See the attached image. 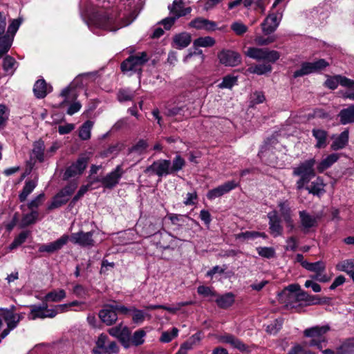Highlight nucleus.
<instances>
[{
	"instance_id": "f257e3e1",
	"label": "nucleus",
	"mask_w": 354,
	"mask_h": 354,
	"mask_svg": "<svg viewBox=\"0 0 354 354\" xmlns=\"http://www.w3.org/2000/svg\"><path fill=\"white\" fill-rule=\"evenodd\" d=\"M94 233V230H91L88 232L80 230L79 232L72 233L71 235L63 234L54 242L40 245L38 251L40 252L53 253L61 250L62 246L66 245L68 241L81 247H93L95 245Z\"/></svg>"
},
{
	"instance_id": "f03ea898",
	"label": "nucleus",
	"mask_w": 354,
	"mask_h": 354,
	"mask_svg": "<svg viewBox=\"0 0 354 354\" xmlns=\"http://www.w3.org/2000/svg\"><path fill=\"white\" fill-rule=\"evenodd\" d=\"M186 165L185 160L180 155L176 156L172 161L169 159L160 158L154 160L152 164L146 167L144 173L148 176L157 175L159 180L167 176V175H174L179 171L183 169Z\"/></svg>"
},
{
	"instance_id": "7ed1b4c3",
	"label": "nucleus",
	"mask_w": 354,
	"mask_h": 354,
	"mask_svg": "<svg viewBox=\"0 0 354 354\" xmlns=\"http://www.w3.org/2000/svg\"><path fill=\"white\" fill-rule=\"evenodd\" d=\"M91 19L96 27L109 31H116L124 25L118 9L95 11Z\"/></svg>"
},
{
	"instance_id": "20e7f679",
	"label": "nucleus",
	"mask_w": 354,
	"mask_h": 354,
	"mask_svg": "<svg viewBox=\"0 0 354 354\" xmlns=\"http://www.w3.org/2000/svg\"><path fill=\"white\" fill-rule=\"evenodd\" d=\"M149 59V57L146 51L138 52L122 62L120 71L122 73L131 72L140 75L142 73V67Z\"/></svg>"
},
{
	"instance_id": "39448f33",
	"label": "nucleus",
	"mask_w": 354,
	"mask_h": 354,
	"mask_svg": "<svg viewBox=\"0 0 354 354\" xmlns=\"http://www.w3.org/2000/svg\"><path fill=\"white\" fill-rule=\"evenodd\" d=\"M78 187V181L72 179L57 193L53 201L48 207V210L56 209L64 205L68 202V196L73 195Z\"/></svg>"
},
{
	"instance_id": "423d86ee",
	"label": "nucleus",
	"mask_w": 354,
	"mask_h": 354,
	"mask_svg": "<svg viewBox=\"0 0 354 354\" xmlns=\"http://www.w3.org/2000/svg\"><path fill=\"white\" fill-rule=\"evenodd\" d=\"M248 57L257 59L263 60L268 63L274 64L276 61L280 59V52L268 48H258V47H248L245 53Z\"/></svg>"
},
{
	"instance_id": "0eeeda50",
	"label": "nucleus",
	"mask_w": 354,
	"mask_h": 354,
	"mask_svg": "<svg viewBox=\"0 0 354 354\" xmlns=\"http://www.w3.org/2000/svg\"><path fill=\"white\" fill-rule=\"evenodd\" d=\"M88 158L85 156H79L75 162L66 167L62 179L64 181L70 178L80 177L88 167Z\"/></svg>"
},
{
	"instance_id": "6e6552de",
	"label": "nucleus",
	"mask_w": 354,
	"mask_h": 354,
	"mask_svg": "<svg viewBox=\"0 0 354 354\" xmlns=\"http://www.w3.org/2000/svg\"><path fill=\"white\" fill-rule=\"evenodd\" d=\"M283 14L281 11L277 10V12L270 11L263 21L260 24L263 34L264 35H270L273 34L280 24Z\"/></svg>"
},
{
	"instance_id": "1a4fd4ad",
	"label": "nucleus",
	"mask_w": 354,
	"mask_h": 354,
	"mask_svg": "<svg viewBox=\"0 0 354 354\" xmlns=\"http://www.w3.org/2000/svg\"><path fill=\"white\" fill-rule=\"evenodd\" d=\"M124 172L122 165H117L114 170L102 178V186L104 189L113 190L120 183V179L122 177Z\"/></svg>"
},
{
	"instance_id": "9d476101",
	"label": "nucleus",
	"mask_w": 354,
	"mask_h": 354,
	"mask_svg": "<svg viewBox=\"0 0 354 354\" xmlns=\"http://www.w3.org/2000/svg\"><path fill=\"white\" fill-rule=\"evenodd\" d=\"M239 186V183L235 180L225 181L223 184L209 190L207 193V198L209 201L214 200L216 197L222 196L234 190Z\"/></svg>"
},
{
	"instance_id": "9b49d317",
	"label": "nucleus",
	"mask_w": 354,
	"mask_h": 354,
	"mask_svg": "<svg viewBox=\"0 0 354 354\" xmlns=\"http://www.w3.org/2000/svg\"><path fill=\"white\" fill-rule=\"evenodd\" d=\"M220 63L225 66H236L241 64V55L232 50H223L218 53Z\"/></svg>"
},
{
	"instance_id": "f8f14e48",
	"label": "nucleus",
	"mask_w": 354,
	"mask_h": 354,
	"mask_svg": "<svg viewBox=\"0 0 354 354\" xmlns=\"http://www.w3.org/2000/svg\"><path fill=\"white\" fill-rule=\"evenodd\" d=\"M270 234L274 237L281 236L283 227L281 225V218L277 210L274 209L267 214Z\"/></svg>"
},
{
	"instance_id": "ddd939ff",
	"label": "nucleus",
	"mask_w": 354,
	"mask_h": 354,
	"mask_svg": "<svg viewBox=\"0 0 354 354\" xmlns=\"http://www.w3.org/2000/svg\"><path fill=\"white\" fill-rule=\"evenodd\" d=\"M188 27L198 30L213 32L216 30L217 23L203 17H196L189 22Z\"/></svg>"
},
{
	"instance_id": "4468645a",
	"label": "nucleus",
	"mask_w": 354,
	"mask_h": 354,
	"mask_svg": "<svg viewBox=\"0 0 354 354\" xmlns=\"http://www.w3.org/2000/svg\"><path fill=\"white\" fill-rule=\"evenodd\" d=\"M99 317L101 322L106 324V326H113L118 319L115 306L113 304H106L100 309Z\"/></svg>"
},
{
	"instance_id": "2eb2a0df",
	"label": "nucleus",
	"mask_w": 354,
	"mask_h": 354,
	"mask_svg": "<svg viewBox=\"0 0 354 354\" xmlns=\"http://www.w3.org/2000/svg\"><path fill=\"white\" fill-rule=\"evenodd\" d=\"M218 340L220 342L229 344L234 348H236L241 352L243 353H249L250 352V349L249 346L242 342L241 339H238V337H235V335L225 333L223 335H220L218 337Z\"/></svg>"
},
{
	"instance_id": "dca6fc26",
	"label": "nucleus",
	"mask_w": 354,
	"mask_h": 354,
	"mask_svg": "<svg viewBox=\"0 0 354 354\" xmlns=\"http://www.w3.org/2000/svg\"><path fill=\"white\" fill-rule=\"evenodd\" d=\"M315 164L316 160L314 158L304 160L299 163L297 167H293V176H299V175H316Z\"/></svg>"
},
{
	"instance_id": "f3484780",
	"label": "nucleus",
	"mask_w": 354,
	"mask_h": 354,
	"mask_svg": "<svg viewBox=\"0 0 354 354\" xmlns=\"http://www.w3.org/2000/svg\"><path fill=\"white\" fill-rule=\"evenodd\" d=\"M243 3V6L249 8L254 4L255 10H259L261 13H264L266 10V3L264 0H234L228 3V9H233L239 5Z\"/></svg>"
},
{
	"instance_id": "a211bd4d",
	"label": "nucleus",
	"mask_w": 354,
	"mask_h": 354,
	"mask_svg": "<svg viewBox=\"0 0 354 354\" xmlns=\"http://www.w3.org/2000/svg\"><path fill=\"white\" fill-rule=\"evenodd\" d=\"M168 8L170 10V14L173 15L177 20L181 17L189 15L192 11L190 7L185 8L183 0H174L171 6H169Z\"/></svg>"
},
{
	"instance_id": "6ab92c4d",
	"label": "nucleus",
	"mask_w": 354,
	"mask_h": 354,
	"mask_svg": "<svg viewBox=\"0 0 354 354\" xmlns=\"http://www.w3.org/2000/svg\"><path fill=\"white\" fill-rule=\"evenodd\" d=\"M330 329V326H314L311 328H306L304 330V335L308 337H315L317 339H321L322 341H326V333H328Z\"/></svg>"
},
{
	"instance_id": "aec40b11",
	"label": "nucleus",
	"mask_w": 354,
	"mask_h": 354,
	"mask_svg": "<svg viewBox=\"0 0 354 354\" xmlns=\"http://www.w3.org/2000/svg\"><path fill=\"white\" fill-rule=\"evenodd\" d=\"M325 187L323 178L318 176L315 180L311 181L310 185L306 186V190L313 195L321 196L326 192Z\"/></svg>"
},
{
	"instance_id": "412c9836",
	"label": "nucleus",
	"mask_w": 354,
	"mask_h": 354,
	"mask_svg": "<svg viewBox=\"0 0 354 354\" xmlns=\"http://www.w3.org/2000/svg\"><path fill=\"white\" fill-rule=\"evenodd\" d=\"M187 108L184 102L169 103L165 107V115L169 117H183Z\"/></svg>"
},
{
	"instance_id": "4be33fe9",
	"label": "nucleus",
	"mask_w": 354,
	"mask_h": 354,
	"mask_svg": "<svg viewBox=\"0 0 354 354\" xmlns=\"http://www.w3.org/2000/svg\"><path fill=\"white\" fill-rule=\"evenodd\" d=\"M301 290L300 286L298 283H293L285 287L282 291L279 293V299H285V301L295 298L297 300V294Z\"/></svg>"
},
{
	"instance_id": "5701e85b",
	"label": "nucleus",
	"mask_w": 354,
	"mask_h": 354,
	"mask_svg": "<svg viewBox=\"0 0 354 354\" xmlns=\"http://www.w3.org/2000/svg\"><path fill=\"white\" fill-rule=\"evenodd\" d=\"M51 91L52 86H48L44 79L37 80L33 87L34 94L37 99H44Z\"/></svg>"
},
{
	"instance_id": "b1692460",
	"label": "nucleus",
	"mask_w": 354,
	"mask_h": 354,
	"mask_svg": "<svg viewBox=\"0 0 354 354\" xmlns=\"http://www.w3.org/2000/svg\"><path fill=\"white\" fill-rule=\"evenodd\" d=\"M337 117L342 124L354 123V104H351L347 108L341 109Z\"/></svg>"
},
{
	"instance_id": "393cba45",
	"label": "nucleus",
	"mask_w": 354,
	"mask_h": 354,
	"mask_svg": "<svg viewBox=\"0 0 354 354\" xmlns=\"http://www.w3.org/2000/svg\"><path fill=\"white\" fill-rule=\"evenodd\" d=\"M312 136L317 140L315 147L317 149H324L327 145L328 133L327 131L322 129H313L311 131Z\"/></svg>"
},
{
	"instance_id": "a878e982",
	"label": "nucleus",
	"mask_w": 354,
	"mask_h": 354,
	"mask_svg": "<svg viewBox=\"0 0 354 354\" xmlns=\"http://www.w3.org/2000/svg\"><path fill=\"white\" fill-rule=\"evenodd\" d=\"M216 297V304L219 308L223 309L228 308L235 302V295L232 292H227L222 295L217 294Z\"/></svg>"
},
{
	"instance_id": "bb28decb",
	"label": "nucleus",
	"mask_w": 354,
	"mask_h": 354,
	"mask_svg": "<svg viewBox=\"0 0 354 354\" xmlns=\"http://www.w3.org/2000/svg\"><path fill=\"white\" fill-rule=\"evenodd\" d=\"M339 159V155L337 153H332L326 158L322 159L319 163L317 164V169L319 173H323L328 168L330 167L331 165L337 162Z\"/></svg>"
},
{
	"instance_id": "cd10ccee",
	"label": "nucleus",
	"mask_w": 354,
	"mask_h": 354,
	"mask_svg": "<svg viewBox=\"0 0 354 354\" xmlns=\"http://www.w3.org/2000/svg\"><path fill=\"white\" fill-rule=\"evenodd\" d=\"M349 141V131L345 129L336 138L331 144V149L333 150H339L344 149Z\"/></svg>"
},
{
	"instance_id": "c85d7f7f",
	"label": "nucleus",
	"mask_w": 354,
	"mask_h": 354,
	"mask_svg": "<svg viewBox=\"0 0 354 354\" xmlns=\"http://www.w3.org/2000/svg\"><path fill=\"white\" fill-rule=\"evenodd\" d=\"M299 216L301 224L304 229H310L316 227L317 225V218L308 214L306 210H301L299 212Z\"/></svg>"
},
{
	"instance_id": "c756f323",
	"label": "nucleus",
	"mask_w": 354,
	"mask_h": 354,
	"mask_svg": "<svg viewBox=\"0 0 354 354\" xmlns=\"http://www.w3.org/2000/svg\"><path fill=\"white\" fill-rule=\"evenodd\" d=\"M37 187V183L34 180H27L23 187L22 191L19 194V200L20 202H24L28 195L33 192Z\"/></svg>"
},
{
	"instance_id": "7c9ffc66",
	"label": "nucleus",
	"mask_w": 354,
	"mask_h": 354,
	"mask_svg": "<svg viewBox=\"0 0 354 354\" xmlns=\"http://www.w3.org/2000/svg\"><path fill=\"white\" fill-rule=\"evenodd\" d=\"M173 41L176 44L178 49H183V48L188 46L191 43V35L187 33V32H183L176 35L174 37Z\"/></svg>"
},
{
	"instance_id": "2f4dec72",
	"label": "nucleus",
	"mask_w": 354,
	"mask_h": 354,
	"mask_svg": "<svg viewBox=\"0 0 354 354\" xmlns=\"http://www.w3.org/2000/svg\"><path fill=\"white\" fill-rule=\"evenodd\" d=\"M183 217H187V218H188L189 220H192L188 214L183 215V214L167 213L165 216V218H168V219L170 221L171 224L176 226V227L174 229V231L179 230L183 227V224L179 223V222L184 221L183 220Z\"/></svg>"
},
{
	"instance_id": "473e14b6",
	"label": "nucleus",
	"mask_w": 354,
	"mask_h": 354,
	"mask_svg": "<svg viewBox=\"0 0 354 354\" xmlns=\"http://www.w3.org/2000/svg\"><path fill=\"white\" fill-rule=\"evenodd\" d=\"M44 150L45 145L44 140H39L34 142L32 152L39 162H44Z\"/></svg>"
},
{
	"instance_id": "72a5a7b5",
	"label": "nucleus",
	"mask_w": 354,
	"mask_h": 354,
	"mask_svg": "<svg viewBox=\"0 0 354 354\" xmlns=\"http://www.w3.org/2000/svg\"><path fill=\"white\" fill-rule=\"evenodd\" d=\"M66 297V292L64 290H53L46 294V301L53 302H59Z\"/></svg>"
},
{
	"instance_id": "f704fd0d",
	"label": "nucleus",
	"mask_w": 354,
	"mask_h": 354,
	"mask_svg": "<svg viewBox=\"0 0 354 354\" xmlns=\"http://www.w3.org/2000/svg\"><path fill=\"white\" fill-rule=\"evenodd\" d=\"M317 295H310L306 291L301 290L297 294V301H305L306 306H315Z\"/></svg>"
},
{
	"instance_id": "c9c22d12",
	"label": "nucleus",
	"mask_w": 354,
	"mask_h": 354,
	"mask_svg": "<svg viewBox=\"0 0 354 354\" xmlns=\"http://www.w3.org/2000/svg\"><path fill=\"white\" fill-rule=\"evenodd\" d=\"M94 122L87 120L82 124L79 129V136L82 140L86 141L91 138V130L93 127Z\"/></svg>"
},
{
	"instance_id": "e433bc0d",
	"label": "nucleus",
	"mask_w": 354,
	"mask_h": 354,
	"mask_svg": "<svg viewBox=\"0 0 354 354\" xmlns=\"http://www.w3.org/2000/svg\"><path fill=\"white\" fill-rule=\"evenodd\" d=\"M272 71V66L270 64H256L248 67V72L257 75H263L270 73Z\"/></svg>"
},
{
	"instance_id": "4c0bfd02",
	"label": "nucleus",
	"mask_w": 354,
	"mask_h": 354,
	"mask_svg": "<svg viewBox=\"0 0 354 354\" xmlns=\"http://www.w3.org/2000/svg\"><path fill=\"white\" fill-rule=\"evenodd\" d=\"M131 330L127 326L123 327L120 333L118 340L124 348H129L131 345Z\"/></svg>"
},
{
	"instance_id": "58836bf2",
	"label": "nucleus",
	"mask_w": 354,
	"mask_h": 354,
	"mask_svg": "<svg viewBox=\"0 0 354 354\" xmlns=\"http://www.w3.org/2000/svg\"><path fill=\"white\" fill-rule=\"evenodd\" d=\"M216 43L214 37L209 36L199 37L194 39V47H210Z\"/></svg>"
},
{
	"instance_id": "ea45409f",
	"label": "nucleus",
	"mask_w": 354,
	"mask_h": 354,
	"mask_svg": "<svg viewBox=\"0 0 354 354\" xmlns=\"http://www.w3.org/2000/svg\"><path fill=\"white\" fill-rule=\"evenodd\" d=\"M39 213L37 210L31 209L29 214L23 215L21 219V227H26L30 226V225L34 224L37 222Z\"/></svg>"
},
{
	"instance_id": "a19ab883",
	"label": "nucleus",
	"mask_w": 354,
	"mask_h": 354,
	"mask_svg": "<svg viewBox=\"0 0 354 354\" xmlns=\"http://www.w3.org/2000/svg\"><path fill=\"white\" fill-rule=\"evenodd\" d=\"M30 234L29 230H24L20 232L16 237H15L13 241L9 245V250H13L18 248V246L26 242L27 238Z\"/></svg>"
},
{
	"instance_id": "79ce46f5",
	"label": "nucleus",
	"mask_w": 354,
	"mask_h": 354,
	"mask_svg": "<svg viewBox=\"0 0 354 354\" xmlns=\"http://www.w3.org/2000/svg\"><path fill=\"white\" fill-rule=\"evenodd\" d=\"M107 336L104 334H101L98 337V339L95 343V346L93 349V352L95 354H105L106 348V342Z\"/></svg>"
},
{
	"instance_id": "37998d69",
	"label": "nucleus",
	"mask_w": 354,
	"mask_h": 354,
	"mask_svg": "<svg viewBox=\"0 0 354 354\" xmlns=\"http://www.w3.org/2000/svg\"><path fill=\"white\" fill-rule=\"evenodd\" d=\"M133 323L140 324L145 322L146 316L150 319L151 315L146 314L142 310H140L136 306H133V312L131 313Z\"/></svg>"
},
{
	"instance_id": "c03bdc74",
	"label": "nucleus",
	"mask_w": 354,
	"mask_h": 354,
	"mask_svg": "<svg viewBox=\"0 0 354 354\" xmlns=\"http://www.w3.org/2000/svg\"><path fill=\"white\" fill-rule=\"evenodd\" d=\"M12 37L8 34L0 35V52L6 54L10 48L12 44Z\"/></svg>"
},
{
	"instance_id": "a18cd8bd",
	"label": "nucleus",
	"mask_w": 354,
	"mask_h": 354,
	"mask_svg": "<svg viewBox=\"0 0 354 354\" xmlns=\"http://www.w3.org/2000/svg\"><path fill=\"white\" fill-rule=\"evenodd\" d=\"M30 308L28 319L36 320L37 319H45V313L39 305H32L29 306Z\"/></svg>"
},
{
	"instance_id": "49530a36",
	"label": "nucleus",
	"mask_w": 354,
	"mask_h": 354,
	"mask_svg": "<svg viewBox=\"0 0 354 354\" xmlns=\"http://www.w3.org/2000/svg\"><path fill=\"white\" fill-rule=\"evenodd\" d=\"M149 147L148 142L145 140H139L138 142L133 145L128 149L129 153L136 152L138 154H142Z\"/></svg>"
},
{
	"instance_id": "de8ad7c7",
	"label": "nucleus",
	"mask_w": 354,
	"mask_h": 354,
	"mask_svg": "<svg viewBox=\"0 0 354 354\" xmlns=\"http://www.w3.org/2000/svg\"><path fill=\"white\" fill-rule=\"evenodd\" d=\"M304 268L308 271L314 272L315 273L319 272H324L326 270V263L319 260L315 263H304Z\"/></svg>"
},
{
	"instance_id": "09e8293b",
	"label": "nucleus",
	"mask_w": 354,
	"mask_h": 354,
	"mask_svg": "<svg viewBox=\"0 0 354 354\" xmlns=\"http://www.w3.org/2000/svg\"><path fill=\"white\" fill-rule=\"evenodd\" d=\"M336 268L339 271L350 274L349 272H354V259H344L337 265Z\"/></svg>"
},
{
	"instance_id": "8fccbe9b",
	"label": "nucleus",
	"mask_w": 354,
	"mask_h": 354,
	"mask_svg": "<svg viewBox=\"0 0 354 354\" xmlns=\"http://www.w3.org/2000/svg\"><path fill=\"white\" fill-rule=\"evenodd\" d=\"M237 77L228 74L223 77V81L218 85V87L221 88H232L234 86L237 84Z\"/></svg>"
},
{
	"instance_id": "3c124183",
	"label": "nucleus",
	"mask_w": 354,
	"mask_h": 354,
	"mask_svg": "<svg viewBox=\"0 0 354 354\" xmlns=\"http://www.w3.org/2000/svg\"><path fill=\"white\" fill-rule=\"evenodd\" d=\"M1 316L7 323L8 327H9V324L12 323L15 326V328H17L19 324V320H16L17 314L14 313L12 310L3 309Z\"/></svg>"
},
{
	"instance_id": "603ef678",
	"label": "nucleus",
	"mask_w": 354,
	"mask_h": 354,
	"mask_svg": "<svg viewBox=\"0 0 354 354\" xmlns=\"http://www.w3.org/2000/svg\"><path fill=\"white\" fill-rule=\"evenodd\" d=\"M312 73H318L325 70L326 67L328 66L330 64L326 62L325 59H318L313 62H310Z\"/></svg>"
},
{
	"instance_id": "864d4df0",
	"label": "nucleus",
	"mask_w": 354,
	"mask_h": 354,
	"mask_svg": "<svg viewBox=\"0 0 354 354\" xmlns=\"http://www.w3.org/2000/svg\"><path fill=\"white\" fill-rule=\"evenodd\" d=\"M146 333L144 329L140 328L136 330L131 338V344L134 346H139L144 344V337Z\"/></svg>"
},
{
	"instance_id": "5fc2aeb1",
	"label": "nucleus",
	"mask_w": 354,
	"mask_h": 354,
	"mask_svg": "<svg viewBox=\"0 0 354 354\" xmlns=\"http://www.w3.org/2000/svg\"><path fill=\"white\" fill-rule=\"evenodd\" d=\"M283 320L281 318L274 319L269 324L266 328V332L269 334L276 335L282 328Z\"/></svg>"
},
{
	"instance_id": "6e6d98bb",
	"label": "nucleus",
	"mask_w": 354,
	"mask_h": 354,
	"mask_svg": "<svg viewBox=\"0 0 354 354\" xmlns=\"http://www.w3.org/2000/svg\"><path fill=\"white\" fill-rule=\"evenodd\" d=\"M338 354H354V342L348 340L344 342L337 348Z\"/></svg>"
},
{
	"instance_id": "4d7b16f0",
	"label": "nucleus",
	"mask_w": 354,
	"mask_h": 354,
	"mask_svg": "<svg viewBox=\"0 0 354 354\" xmlns=\"http://www.w3.org/2000/svg\"><path fill=\"white\" fill-rule=\"evenodd\" d=\"M256 250L259 255L261 257L272 259L275 256V250L273 248H268V246H259Z\"/></svg>"
},
{
	"instance_id": "13d9d810",
	"label": "nucleus",
	"mask_w": 354,
	"mask_h": 354,
	"mask_svg": "<svg viewBox=\"0 0 354 354\" xmlns=\"http://www.w3.org/2000/svg\"><path fill=\"white\" fill-rule=\"evenodd\" d=\"M90 185L80 186L79 191L70 201L68 206L71 207H73L78 202V201L80 200L81 197H82L88 191Z\"/></svg>"
},
{
	"instance_id": "bf43d9fd",
	"label": "nucleus",
	"mask_w": 354,
	"mask_h": 354,
	"mask_svg": "<svg viewBox=\"0 0 354 354\" xmlns=\"http://www.w3.org/2000/svg\"><path fill=\"white\" fill-rule=\"evenodd\" d=\"M310 73H312L310 62H303L301 64L299 70L293 72V77L298 78L300 77H304V75H308Z\"/></svg>"
},
{
	"instance_id": "052dcab7",
	"label": "nucleus",
	"mask_w": 354,
	"mask_h": 354,
	"mask_svg": "<svg viewBox=\"0 0 354 354\" xmlns=\"http://www.w3.org/2000/svg\"><path fill=\"white\" fill-rule=\"evenodd\" d=\"M145 236H151L160 234L159 226L157 223H149L147 227H144L142 231Z\"/></svg>"
},
{
	"instance_id": "680f3d73",
	"label": "nucleus",
	"mask_w": 354,
	"mask_h": 354,
	"mask_svg": "<svg viewBox=\"0 0 354 354\" xmlns=\"http://www.w3.org/2000/svg\"><path fill=\"white\" fill-rule=\"evenodd\" d=\"M230 28L234 32V33L238 36H241L245 34L248 30V28L244 24L235 21L231 24Z\"/></svg>"
},
{
	"instance_id": "e2e57ef3",
	"label": "nucleus",
	"mask_w": 354,
	"mask_h": 354,
	"mask_svg": "<svg viewBox=\"0 0 354 354\" xmlns=\"http://www.w3.org/2000/svg\"><path fill=\"white\" fill-rule=\"evenodd\" d=\"M278 207L279 208V212L281 216L283 217V221L287 219V218L292 216L291 209L288 206V201H280L278 204Z\"/></svg>"
},
{
	"instance_id": "0e129e2a",
	"label": "nucleus",
	"mask_w": 354,
	"mask_h": 354,
	"mask_svg": "<svg viewBox=\"0 0 354 354\" xmlns=\"http://www.w3.org/2000/svg\"><path fill=\"white\" fill-rule=\"evenodd\" d=\"M178 333V328H173L171 332H168V330H167L166 332L162 333L160 337V341L165 343L171 342V340L174 339V337H177Z\"/></svg>"
},
{
	"instance_id": "69168bd1",
	"label": "nucleus",
	"mask_w": 354,
	"mask_h": 354,
	"mask_svg": "<svg viewBox=\"0 0 354 354\" xmlns=\"http://www.w3.org/2000/svg\"><path fill=\"white\" fill-rule=\"evenodd\" d=\"M118 100L120 102L131 101L133 100V94L125 88H120L118 93Z\"/></svg>"
},
{
	"instance_id": "338daca9",
	"label": "nucleus",
	"mask_w": 354,
	"mask_h": 354,
	"mask_svg": "<svg viewBox=\"0 0 354 354\" xmlns=\"http://www.w3.org/2000/svg\"><path fill=\"white\" fill-rule=\"evenodd\" d=\"M197 293L203 295V297H216L217 296V293L216 291L213 290L212 288L209 286H199L197 288Z\"/></svg>"
},
{
	"instance_id": "774afa93",
	"label": "nucleus",
	"mask_w": 354,
	"mask_h": 354,
	"mask_svg": "<svg viewBox=\"0 0 354 354\" xmlns=\"http://www.w3.org/2000/svg\"><path fill=\"white\" fill-rule=\"evenodd\" d=\"M288 354H315V353L304 349L300 344H296L288 351Z\"/></svg>"
}]
</instances>
